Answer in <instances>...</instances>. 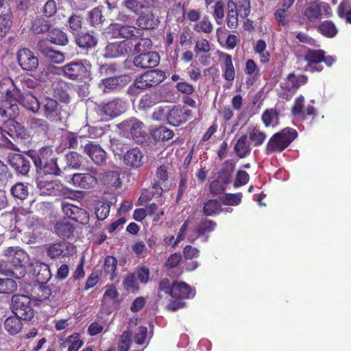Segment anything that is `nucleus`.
I'll use <instances>...</instances> for the list:
<instances>
[{"label": "nucleus", "mask_w": 351, "mask_h": 351, "mask_svg": "<svg viewBox=\"0 0 351 351\" xmlns=\"http://www.w3.org/2000/svg\"><path fill=\"white\" fill-rule=\"evenodd\" d=\"M298 135L297 130L289 127L275 133L270 137L266 145L265 154L269 155L283 152L298 137Z\"/></svg>", "instance_id": "nucleus-1"}, {"label": "nucleus", "mask_w": 351, "mask_h": 351, "mask_svg": "<svg viewBox=\"0 0 351 351\" xmlns=\"http://www.w3.org/2000/svg\"><path fill=\"white\" fill-rule=\"evenodd\" d=\"M167 78L166 73L159 69L147 71L137 77L127 90L130 95H136V89L147 90L156 87Z\"/></svg>", "instance_id": "nucleus-2"}, {"label": "nucleus", "mask_w": 351, "mask_h": 351, "mask_svg": "<svg viewBox=\"0 0 351 351\" xmlns=\"http://www.w3.org/2000/svg\"><path fill=\"white\" fill-rule=\"evenodd\" d=\"M19 86H16L12 80L5 78L0 82V114L3 116L6 114V109L17 108L16 104H13L16 99H19L21 92Z\"/></svg>", "instance_id": "nucleus-3"}, {"label": "nucleus", "mask_w": 351, "mask_h": 351, "mask_svg": "<svg viewBox=\"0 0 351 351\" xmlns=\"http://www.w3.org/2000/svg\"><path fill=\"white\" fill-rule=\"evenodd\" d=\"M91 65L83 60L72 61L58 68L59 74L73 81L86 82L91 78Z\"/></svg>", "instance_id": "nucleus-4"}, {"label": "nucleus", "mask_w": 351, "mask_h": 351, "mask_svg": "<svg viewBox=\"0 0 351 351\" xmlns=\"http://www.w3.org/2000/svg\"><path fill=\"white\" fill-rule=\"evenodd\" d=\"M4 254L8 256L7 261L13 267V276L19 279L23 278L26 274L25 263L27 254L23 250L14 247H9L5 250Z\"/></svg>", "instance_id": "nucleus-5"}, {"label": "nucleus", "mask_w": 351, "mask_h": 351, "mask_svg": "<svg viewBox=\"0 0 351 351\" xmlns=\"http://www.w3.org/2000/svg\"><path fill=\"white\" fill-rule=\"evenodd\" d=\"M11 309L15 315L25 321L32 320L34 315L31 298L25 295H13L11 299Z\"/></svg>", "instance_id": "nucleus-6"}, {"label": "nucleus", "mask_w": 351, "mask_h": 351, "mask_svg": "<svg viewBox=\"0 0 351 351\" xmlns=\"http://www.w3.org/2000/svg\"><path fill=\"white\" fill-rule=\"evenodd\" d=\"M96 112L104 118L113 119L119 117L125 110V103L121 98H114L107 102L97 104Z\"/></svg>", "instance_id": "nucleus-7"}, {"label": "nucleus", "mask_w": 351, "mask_h": 351, "mask_svg": "<svg viewBox=\"0 0 351 351\" xmlns=\"http://www.w3.org/2000/svg\"><path fill=\"white\" fill-rule=\"evenodd\" d=\"M120 126L122 129L130 132L132 139L137 144H143L149 138L145 124L135 117L125 120Z\"/></svg>", "instance_id": "nucleus-8"}, {"label": "nucleus", "mask_w": 351, "mask_h": 351, "mask_svg": "<svg viewBox=\"0 0 351 351\" xmlns=\"http://www.w3.org/2000/svg\"><path fill=\"white\" fill-rule=\"evenodd\" d=\"M75 246L67 241H58L46 247L45 252L52 260L69 257L75 252Z\"/></svg>", "instance_id": "nucleus-9"}, {"label": "nucleus", "mask_w": 351, "mask_h": 351, "mask_svg": "<svg viewBox=\"0 0 351 351\" xmlns=\"http://www.w3.org/2000/svg\"><path fill=\"white\" fill-rule=\"evenodd\" d=\"M305 99L302 95H299L295 99L294 104L291 108V114L295 117L304 121L308 118H315L318 112L313 105H304Z\"/></svg>", "instance_id": "nucleus-10"}, {"label": "nucleus", "mask_w": 351, "mask_h": 351, "mask_svg": "<svg viewBox=\"0 0 351 351\" xmlns=\"http://www.w3.org/2000/svg\"><path fill=\"white\" fill-rule=\"evenodd\" d=\"M88 173H75L71 178L72 183L75 186L84 189H92L97 186L98 171L94 167L88 169Z\"/></svg>", "instance_id": "nucleus-11"}, {"label": "nucleus", "mask_w": 351, "mask_h": 351, "mask_svg": "<svg viewBox=\"0 0 351 351\" xmlns=\"http://www.w3.org/2000/svg\"><path fill=\"white\" fill-rule=\"evenodd\" d=\"M132 43L128 40L108 43L104 49V56L108 58H116L125 56L132 52Z\"/></svg>", "instance_id": "nucleus-12"}, {"label": "nucleus", "mask_w": 351, "mask_h": 351, "mask_svg": "<svg viewBox=\"0 0 351 351\" xmlns=\"http://www.w3.org/2000/svg\"><path fill=\"white\" fill-rule=\"evenodd\" d=\"M192 114V111L186 107L174 106L168 110V123L173 126H180L188 121Z\"/></svg>", "instance_id": "nucleus-13"}, {"label": "nucleus", "mask_w": 351, "mask_h": 351, "mask_svg": "<svg viewBox=\"0 0 351 351\" xmlns=\"http://www.w3.org/2000/svg\"><path fill=\"white\" fill-rule=\"evenodd\" d=\"M62 208L64 214L71 220L82 225L88 223L89 213L86 210L69 203L62 204Z\"/></svg>", "instance_id": "nucleus-14"}, {"label": "nucleus", "mask_w": 351, "mask_h": 351, "mask_svg": "<svg viewBox=\"0 0 351 351\" xmlns=\"http://www.w3.org/2000/svg\"><path fill=\"white\" fill-rule=\"evenodd\" d=\"M17 60L23 70L33 71L38 66V59L34 53L27 48H22L17 52Z\"/></svg>", "instance_id": "nucleus-15"}, {"label": "nucleus", "mask_w": 351, "mask_h": 351, "mask_svg": "<svg viewBox=\"0 0 351 351\" xmlns=\"http://www.w3.org/2000/svg\"><path fill=\"white\" fill-rule=\"evenodd\" d=\"M128 79L127 75L109 77L101 80L99 86H103L104 93L119 91L128 84Z\"/></svg>", "instance_id": "nucleus-16"}, {"label": "nucleus", "mask_w": 351, "mask_h": 351, "mask_svg": "<svg viewBox=\"0 0 351 351\" xmlns=\"http://www.w3.org/2000/svg\"><path fill=\"white\" fill-rule=\"evenodd\" d=\"M40 109L43 116L51 121L57 119L60 114V108L58 101L49 97H45L41 99Z\"/></svg>", "instance_id": "nucleus-17"}, {"label": "nucleus", "mask_w": 351, "mask_h": 351, "mask_svg": "<svg viewBox=\"0 0 351 351\" xmlns=\"http://www.w3.org/2000/svg\"><path fill=\"white\" fill-rule=\"evenodd\" d=\"M160 62V56L157 52L141 53L134 58L135 66L141 69L154 68Z\"/></svg>", "instance_id": "nucleus-18"}, {"label": "nucleus", "mask_w": 351, "mask_h": 351, "mask_svg": "<svg viewBox=\"0 0 351 351\" xmlns=\"http://www.w3.org/2000/svg\"><path fill=\"white\" fill-rule=\"evenodd\" d=\"M84 152L97 165H103L106 162V152L99 144L89 142L85 145Z\"/></svg>", "instance_id": "nucleus-19"}, {"label": "nucleus", "mask_w": 351, "mask_h": 351, "mask_svg": "<svg viewBox=\"0 0 351 351\" xmlns=\"http://www.w3.org/2000/svg\"><path fill=\"white\" fill-rule=\"evenodd\" d=\"M75 42L80 49L88 51L96 47L98 43V38L96 34L93 31L80 32L75 36Z\"/></svg>", "instance_id": "nucleus-20"}, {"label": "nucleus", "mask_w": 351, "mask_h": 351, "mask_svg": "<svg viewBox=\"0 0 351 351\" xmlns=\"http://www.w3.org/2000/svg\"><path fill=\"white\" fill-rule=\"evenodd\" d=\"M37 47L42 55L51 62L60 64L64 61V54L62 52L55 50L51 47L49 46L47 41H39Z\"/></svg>", "instance_id": "nucleus-21"}, {"label": "nucleus", "mask_w": 351, "mask_h": 351, "mask_svg": "<svg viewBox=\"0 0 351 351\" xmlns=\"http://www.w3.org/2000/svg\"><path fill=\"white\" fill-rule=\"evenodd\" d=\"M304 60L307 62L310 71H321L323 67L317 66L324 60V50L308 49L304 54Z\"/></svg>", "instance_id": "nucleus-22"}, {"label": "nucleus", "mask_w": 351, "mask_h": 351, "mask_svg": "<svg viewBox=\"0 0 351 351\" xmlns=\"http://www.w3.org/2000/svg\"><path fill=\"white\" fill-rule=\"evenodd\" d=\"M37 187L43 195H56L60 191L59 183L44 176L38 178Z\"/></svg>", "instance_id": "nucleus-23"}, {"label": "nucleus", "mask_w": 351, "mask_h": 351, "mask_svg": "<svg viewBox=\"0 0 351 351\" xmlns=\"http://www.w3.org/2000/svg\"><path fill=\"white\" fill-rule=\"evenodd\" d=\"M9 162L17 173L23 176L28 174L30 169L29 160L23 155L14 154L10 157Z\"/></svg>", "instance_id": "nucleus-24"}, {"label": "nucleus", "mask_w": 351, "mask_h": 351, "mask_svg": "<svg viewBox=\"0 0 351 351\" xmlns=\"http://www.w3.org/2000/svg\"><path fill=\"white\" fill-rule=\"evenodd\" d=\"M219 59L223 61L221 64V70L223 77L228 81L233 82L235 78V70L232 62V56L221 52Z\"/></svg>", "instance_id": "nucleus-25"}, {"label": "nucleus", "mask_w": 351, "mask_h": 351, "mask_svg": "<svg viewBox=\"0 0 351 351\" xmlns=\"http://www.w3.org/2000/svg\"><path fill=\"white\" fill-rule=\"evenodd\" d=\"M159 23L158 19L152 10L142 12L136 20V25L143 29H156Z\"/></svg>", "instance_id": "nucleus-26"}, {"label": "nucleus", "mask_w": 351, "mask_h": 351, "mask_svg": "<svg viewBox=\"0 0 351 351\" xmlns=\"http://www.w3.org/2000/svg\"><path fill=\"white\" fill-rule=\"evenodd\" d=\"M165 186L158 182V181H155L152 182V186L149 189H143L141 192V194L139 197L138 202H140V204H143V203H146L147 201L152 199L154 197L158 198L162 196L163 193V187Z\"/></svg>", "instance_id": "nucleus-27"}, {"label": "nucleus", "mask_w": 351, "mask_h": 351, "mask_svg": "<svg viewBox=\"0 0 351 351\" xmlns=\"http://www.w3.org/2000/svg\"><path fill=\"white\" fill-rule=\"evenodd\" d=\"M15 102L21 104L28 110L36 113L40 108V101L34 96L31 93H19V99H16Z\"/></svg>", "instance_id": "nucleus-28"}, {"label": "nucleus", "mask_w": 351, "mask_h": 351, "mask_svg": "<svg viewBox=\"0 0 351 351\" xmlns=\"http://www.w3.org/2000/svg\"><path fill=\"white\" fill-rule=\"evenodd\" d=\"M60 348H66L67 351H79L84 345V341L78 332H74L66 338L60 339Z\"/></svg>", "instance_id": "nucleus-29"}, {"label": "nucleus", "mask_w": 351, "mask_h": 351, "mask_svg": "<svg viewBox=\"0 0 351 351\" xmlns=\"http://www.w3.org/2000/svg\"><path fill=\"white\" fill-rule=\"evenodd\" d=\"M234 151L239 158H245L250 156L252 152L251 143L246 134H242L237 138Z\"/></svg>", "instance_id": "nucleus-30"}, {"label": "nucleus", "mask_w": 351, "mask_h": 351, "mask_svg": "<svg viewBox=\"0 0 351 351\" xmlns=\"http://www.w3.org/2000/svg\"><path fill=\"white\" fill-rule=\"evenodd\" d=\"M35 166L37 169L46 164L50 159L54 157L52 149L49 147H44L38 152H33L30 154Z\"/></svg>", "instance_id": "nucleus-31"}, {"label": "nucleus", "mask_w": 351, "mask_h": 351, "mask_svg": "<svg viewBox=\"0 0 351 351\" xmlns=\"http://www.w3.org/2000/svg\"><path fill=\"white\" fill-rule=\"evenodd\" d=\"M143 155L138 147L132 148L128 150L123 155L124 163L132 168H138L142 165Z\"/></svg>", "instance_id": "nucleus-32"}, {"label": "nucleus", "mask_w": 351, "mask_h": 351, "mask_svg": "<svg viewBox=\"0 0 351 351\" xmlns=\"http://www.w3.org/2000/svg\"><path fill=\"white\" fill-rule=\"evenodd\" d=\"M245 73L247 75L245 84L247 86H251L259 79L261 76V71L256 62L249 59L245 62Z\"/></svg>", "instance_id": "nucleus-33"}, {"label": "nucleus", "mask_w": 351, "mask_h": 351, "mask_svg": "<svg viewBox=\"0 0 351 351\" xmlns=\"http://www.w3.org/2000/svg\"><path fill=\"white\" fill-rule=\"evenodd\" d=\"M236 167V162L231 160H226L221 166V169L217 173L218 176L223 183L230 184L232 180V173H234Z\"/></svg>", "instance_id": "nucleus-34"}, {"label": "nucleus", "mask_w": 351, "mask_h": 351, "mask_svg": "<svg viewBox=\"0 0 351 351\" xmlns=\"http://www.w3.org/2000/svg\"><path fill=\"white\" fill-rule=\"evenodd\" d=\"M31 300L42 302L49 298L52 295L51 289L45 284L35 285L30 293Z\"/></svg>", "instance_id": "nucleus-35"}, {"label": "nucleus", "mask_w": 351, "mask_h": 351, "mask_svg": "<svg viewBox=\"0 0 351 351\" xmlns=\"http://www.w3.org/2000/svg\"><path fill=\"white\" fill-rule=\"evenodd\" d=\"M303 16L309 22L313 23L320 19L322 16V8L316 1L306 5L303 10Z\"/></svg>", "instance_id": "nucleus-36"}, {"label": "nucleus", "mask_w": 351, "mask_h": 351, "mask_svg": "<svg viewBox=\"0 0 351 351\" xmlns=\"http://www.w3.org/2000/svg\"><path fill=\"white\" fill-rule=\"evenodd\" d=\"M4 131L13 138H22L23 127L14 119H10L3 123Z\"/></svg>", "instance_id": "nucleus-37"}, {"label": "nucleus", "mask_w": 351, "mask_h": 351, "mask_svg": "<svg viewBox=\"0 0 351 351\" xmlns=\"http://www.w3.org/2000/svg\"><path fill=\"white\" fill-rule=\"evenodd\" d=\"M110 29L112 30L113 36L115 38H123L130 40L134 38L133 37H136L134 32L136 31V29L134 26L114 24L112 25Z\"/></svg>", "instance_id": "nucleus-38"}, {"label": "nucleus", "mask_w": 351, "mask_h": 351, "mask_svg": "<svg viewBox=\"0 0 351 351\" xmlns=\"http://www.w3.org/2000/svg\"><path fill=\"white\" fill-rule=\"evenodd\" d=\"M191 288L184 282H174L172 284L171 296L174 298L186 299L190 297Z\"/></svg>", "instance_id": "nucleus-39"}, {"label": "nucleus", "mask_w": 351, "mask_h": 351, "mask_svg": "<svg viewBox=\"0 0 351 351\" xmlns=\"http://www.w3.org/2000/svg\"><path fill=\"white\" fill-rule=\"evenodd\" d=\"M67 90V84L62 80L53 84V95L62 102L69 103L70 101Z\"/></svg>", "instance_id": "nucleus-40"}, {"label": "nucleus", "mask_w": 351, "mask_h": 351, "mask_svg": "<svg viewBox=\"0 0 351 351\" xmlns=\"http://www.w3.org/2000/svg\"><path fill=\"white\" fill-rule=\"evenodd\" d=\"M37 222V219L32 217L31 213H25L24 210H18L16 213V224L21 228L30 229Z\"/></svg>", "instance_id": "nucleus-41"}, {"label": "nucleus", "mask_w": 351, "mask_h": 351, "mask_svg": "<svg viewBox=\"0 0 351 351\" xmlns=\"http://www.w3.org/2000/svg\"><path fill=\"white\" fill-rule=\"evenodd\" d=\"M248 135L250 143L255 147L261 146L267 138V134L257 125L252 128H249Z\"/></svg>", "instance_id": "nucleus-42"}, {"label": "nucleus", "mask_w": 351, "mask_h": 351, "mask_svg": "<svg viewBox=\"0 0 351 351\" xmlns=\"http://www.w3.org/2000/svg\"><path fill=\"white\" fill-rule=\"evenodd\" d=\"M93 206L95 215L98 220L104 221L108 217L111 207L110 202L95 200Z\"/></svg>", "instance_id": "nucleus-43"}, {"label": "nucleus", "mask_w": 351, "mask_h": 351, "mask_svg": "<svg viewBox=\"0 0 351 351\" xmlns=\"http://www.w3.org/2000/svg\"><path fill=\"white\" fill-rule=\"evenodd\" d=\"M56 234L60 238H71L73 236L75 227L69 222L59 221L54 226Z\"/></svg>", "instance_id": "nucleus-44"}, {"label": "nucleus", "mask_w": 351, "mask_h": 351, "mask_svg": "<svg viewBox=\"0 0 351 351\" xmlns=\"http://www.w3.org/2000/svg\"><path fill=\"white\" fill-rule=\"evenodd\" d=\"M132 43V52L145 53V51L151 49L152 42L151 39L147 38H138L136 36L134 38L128 40Z\"/></svg>", "instance_id": "nucleus-45"}, {"label": "nucleus", "mask_w": 351, "mask_h": 351, "mask_svg": "<svg viewBox=\"0 0 351 351\" xmlns=\"http://www.w3.org/2000/svg\"><path fill=\"white\" fill-rule=\"evenodd\" d=\"M21 319L16 315L10 316L4 322V328L11 335L19 333L23 327Z\"/></svg>", "instance_id": "nucleus-46"}, {"label": "nucleus", "mask_w": 351, "mask_h": 351, "mask_svg": "<svg viewBox=\"0 0 351 351\" xmlns=\"http://www.w3.org/2000/svg\"><path fill=\"white\" fill-rule=\"evenodd\" d=\"M317 29L321 34L327 38H333L338 32L335 24L330 20L322 21Z\"/></svg>", "instance_id": "nucleus-47"}, {"label": "nucleus", "mask_w": 351, "mask_h": 351, "mask_svg": "<svg viewBox=\"0 0 351 351\" xmlns=\"http://www.w3.org/2000/svg\"><path fill=\"white\" fill-rule=\"evenodd\" d=\"M36 280L39 284H46L51 278V274L49 266L46 264H40L34 268Z\"/></svg>", "instance_id": "nucleus-48"}, {"label": "nucleus", "mask_w": 351, "mask_h": 351, "mask_svg": "<svg viewBox=\"0 0 351 351\" xmlns=\"http://www.w3.org/2000/svg\"><path fill=\"white\" fill-rule=\"evenodd\" d=\"M151 134L156 141H166L173 138L174 132L166 126L161 125L152 130Z\"/></svg>", "instance_id": "nucleus-49"}, {"label": "nucleus", "mask_w": 351, "mask_h": 351, "mask_svg": "<svg viewBox=\"0 0 351 351\" xmlns=\"http://www.w3.org/2000/svg\"><path fill=\"white\" fill-rule=\"evenodd\" d=\"M221 211V205L217 199H210L204 203L202 213L206 217L215 215Z\"/></svg>", "instance_id": "nucleus-50"}, {"label": "nucleus", "mask_w": 351, "mask_h": 351, "mask_svg": "<svg viewBox=\"0 0 351 351\" xmlns=\"http://www.w3.org/2000/svg\"><path fill=\"white\" fill-rule=\"evenodd\" d=\"M261 119L265 127H274L278 123L279 113L275 108L267 109L263 112Z\"/></svg>", "instance_id": "nucleus-51"}, {"label": "nucleus", "mask_w": 351, "mask_h": 351, "mask_svg": "<svg viewBox=\"0 0 351 351\" xmlns=\"http://www.w3.org/2000/svg\"><path fill=\"white\" fill-rule=\"evenodd\" d=\"M214 29L213 25L207 15H204L202 20H199L193 25V30L197 33L210 34Z\"/></svg>", "instance_id": "nucleus-52"}, {"label": "nucleus", "mask_w": 351, "mask_h": 351, "mask_svg": "<svg viewBox=\"0 0 351 351\" xmlns=\"http://www.w3.org/2000/svg\"><path fill=\"white\" fill-rule=\"evenodd\" d=\"M51 26L50 21L43 17L36 18L32 24L31 29L36 34L48 32Z\"/></svg>", "instance_id": "nucleus-53"}, {"label": "nucleus", "mask_w": 351, "mask_h": 351, "mask_svg": "<svg viewBox=\"0 0 351 351\" xmlns=\"http://www.w3.org/2000/svg\"><path fill=\"white\" fill-rule=\"evenodd\" d=\"M117 260L114 256H107L104 259V263L103 265L104 271L109 275V278L110 280H113L117 277Z\"/></svg>", "instance_id": "nucleus-54"}, {"label": "nucleus", "mask_w": 351, "mask_h": 351, "mask_svg": "<svg viewBox=\"0 0 351 351\" xmlns=\"http://www.w3.org/2000/svg\"><path fill=\"white\" fill-rule=\"evenodd\" d=\"M49 40L50 43L58 45H66L69 42L66 34L57 28L53 29L49 32Z\"/></svg>", "instance_id": "nucleus-55"}, {"label": "nucleus", "mask_w": 351, "mask_h": 351, "mask_svg": "<svg viewBox=\"0 0 351 351\" xmlns=\"http://www.w3.org/2000/svg\"><path fill=\"white\" fill-rule=\"evenodd\" d=\"M228 11L226 17V23L229 28L235 29L239 25L238 14H237V5L233 1L228 2Z\"/></svg>", "instance_id": "nucleus-56"}, {"label": "nucleus", "mask_w": 351, "mask_h": 351, "mask_svg": "<svg viewBox=\"0 0 351 351\" xmlns=\"http://www.w3.org/2000/svg\"><path fill=\"white\" fill-rule=\"evenodd\" d=\"M123 287L124 290L133 293L139 291L140 287L134 273H130L125 276L123 281Z\"/></svg>", "instance_id": "nucleus-57"}, {"label": "nucleus", "mask_w": 351, "mask_h": 351, "mask_svg": "<svg viewBox=\"0 0 351 351\" xmlns=\"http://www.w3.org/2000/svg\"><path fill=\"white\" fill-rule=\"evenodd\" d=\"M216 227L217 223L213 220L208 219H202L196 228L197 237H199L204 236L206 233L214 231Z\"/></svg>", "instance_id": "nucleus-58"}, {"label": "nucleus", "mask_w": 351, "mask_h": 351, "mask_svg": "<svg viewBox=\"0 0 351 351\" xmlns=\"http://www.w3.org/2000/svg\"><path fill=\"white\" fill-rule=\"evenodd\" d=\"M266 43L263 39H259L254 46V51L260 57V62L262 64H267L269 62L271 54L266 50Z\"/></svg>", "instance_id": "nucleus-59"}, {"label": "nucleus", "mask_w": 351, "mask_h": 351, "mask_svg": "<svg viewBox=\"0 0 351 351\" xmlns=\"http://www.w3.org/2000/svg\"><path fill=\"white\" fill-rule=\"evenodd\" d=\"M168 17L174 18L177 22H182L185 19V10L184 5L180 2L174 3L168 12Z\"/></svg>", "instance_id": "nucleus-60"}, {"label": "nucleus", "mask_w": 351, "mask_h": 351, "mask_svg": "<svg viewBox=\"0 0 351 351\" xmlns=\"http://www.w3.org/2000/svg\"><path fill=\"white\" fill-rule=\"evenodd\" d=\"M38 170L43 171L45 175L58 176L60 175L61 172L60 169L58 166L57 159L55 156L46 162V164H44Z\"/></svg>", "instance_id": "nucleus-61"}, {"label": "nucleus", "mask_w": 351, "mask_h": 351, "mask_svg": "<svg viewBox=\"0 0 351 351\" xmlns=\"http://www.w3.org/2000/svg\"><path fill=\"white\" fill-rule=\"evenodd\" d=\"M17 289V285L11 278H0V294H11Z\"/></svg>", "instance_id": "nucleus-62"}, {"label": "nucleus", "mask_w": 351, "mask_h": 351, "mask_svg": "<svg viewBox=\"0 0 351 351\" xmlns=\"http://www.w3.org/2000/svg\"><path fill=\"white\" fill-rule=\"evenodd\" d=\"M10 192L14 197L23 200L28 196V186L22 182H17L12 186Z\"/></svg>", "instance_id": "nucleus-63"}, {"label": "nucleus", "mask_w": 351, "mask_h": 351, "mask_svg": "<svg viewBox=\"0 0 351 351\" xmlns=\"http://www.w3.org/2000/svg\"><path fill=\"white\" fill-rule=\"evenodd\" d=\"M337 12L339 18L345 19L347 23L351 24V6L348 2H341Z\"/></svg>", "instance_id": "nucleus-64"}]
</instances>
